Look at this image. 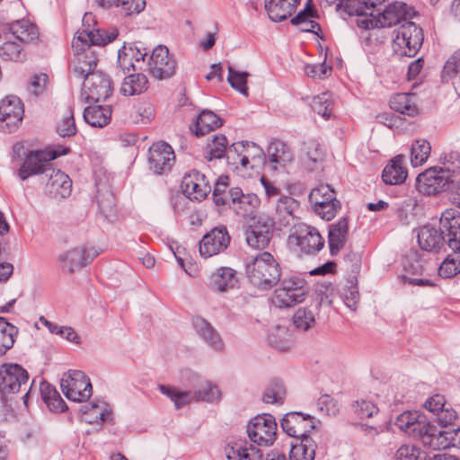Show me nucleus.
Wrapping results in <instances>:
<instances>
[{"mask_svg": "<svg viewBox=\"0 0 460 460\" xmlns=\"http://www.w3.org/2000/svg\"><path fill=\"white\" fill-rule=\"evenodd\" d=\"M49 181L47 189L54 198L64 199L70 195L72 190V181L69 176L60 170L49 169L47 172Z\"/></svg>", "mask_w": 460, "mask_h": 460, "instance_id": "393cba45", "label": "nucleus"}, {"mask_svg": "<svg viewBox=\"0 0 460 460\" xmlns=\"http://www.w3.org/2000/svg\"><path fill=\"white\" fill-rule=\"evenodd\" d=\"M267 151L269 165L273 171H277L280 167H285L293 159V154L289 146L278 139L270 143Z\"/></svg>", "mask_w": 460, "mask_h": 460, "instance_id": "c756f323", "label": "nucleus"}, {"mask_svg": "<svg viewBox=\"0 0 460 460\" xmlns=\"http://www.w3.org/2000/svg\"><path fill=\"white\" fill-rule=\"evenodd\" d=\"M229 197L232 209L243 217H252L260 204L257 195L243 194L240 188L229 190Z\"/></svg>", "mask_w": 460, "mask_h": 460, "instance_id": "412c9836", "label": "nucleus"}, {"mask_svg": "<svg viewBox=\"0 0 460 460\" xmlns=\"http://www.w3.org/2000/svg\"><path fill=\"white\" fill-rule=\"evenodd\" d=\"M349 234V223L342 217L329 226L328 244L332 256H336L344 247Z\"/></svg>", "mask_w": 460, "mask_h": 460, "instance_id": "c85d7f7f", "label": "nucleus"}, {"mask_svg": "<svg viewBox=\"0 0 460 460\" xmlns=\"http://www.w3.org/2000/svg\"><path fill=\"white\" fill-rule=\"evenodd\" d=\"M415 95L406 93H399L393 95L389 101L392 110L408 116H415L418 108L413 101Z\"/></svg>", "mask_w": 460, "mask_h": 460, "instance_id": "4c0bfd02", "label": "nucleus"}, {"mask_svg": "<svg viewBox=\"0 0 460 460\" xmlns=\"http://www.w3.org/2000/svg\"><path fill=\"white\" fill-rule=\"evenodd\" d=\"M394 460H429V457L419 447L403 445L396 451Z\"/></svg>", "mask_w": 460, "mask_h": 460, "instance_id": "bf43d9fd", "label": "nucleus"}, {"mask_svg": "<svg viewBox=\"0 0 460 460\" xmlns=\"http://www.w3.org/2000/svg\"><path fill=\"white\" fill-rule=\"evenodd\" d=\"M427 431H422L420 438L424 447L432 450H440L450 447L449 431L438 429L436 426L427 423Z\"/></svg>", "mask_w": 460, "mask_h": 460, "instance_id": "cd10ccee", "label": "nucleus"}, {"mask_svg": "<svg viewBox=\"0 0 460 460\" xmlns=\"http://www.w3.org/2000/svg\"><path fill=\"white\" fill-rule=\"evenodd\" d=\"M296 244L306 254H314L321 251L325 244L324 238L312 226L302 224L296 231Z\"/></svg>", "mask_w": 460, "mask_h": 460, "instance_id": "aec40b11", "label": "nucleus"}, {"mask_svg": "<svg viewBox=\"0 0 460 460\" xmlns=\"http://www.w3.org/2000/svg\"><path fill=\"white\" fill-rule=\"evenodd\" d=\"M246 275L258 288L270 289L279 282L281 268L271 253L263 252L247 263Z\"/></svg>", "mask_w": 460, "mask_h": 460, "instance_id": "7ed1b4c3", "label": "nucleus"}, {"mask_svg": "<svg viewBox=\"0 0 460 460\" xmlns=\"http://www.w3.org/2000/svg\"><path fill=\"white\" fill-rule=\"evenodd\" d=\"M231 236L226 226H217L203 235L199 243V254L210 258L224 252L229 246Z\"/></svg>", "mask_w": 460, "mask_h": 460, "instance_id": "f8f14e48", "label": "nucleus"}, {"mask_svg": "<svg viewBox=\"0 0 460 460\" xmlns=\"http://www.w3.org/2000/svg\"><path fill=\"white\" fill-rule=\"evenodd\" d=\"M57 131L63 137L75 135L76 127L74 119V111L71 108L67 110L66 114L58 123Z\"/></svg>", "mask_w": 460, "mask_h": 460, "instance_id": "e2e57ef3", "label": "nucleus"}, {"mask_svg": "<svg viewBox=\"0 0 460 460\" xmlns=\"http://www.w3.org/2000/svg\"><path fill=\"white\" fill-rule=\"evenodd\" d=\"M442 233L447 235V248L452 251L438 268L439 276L448 279L460 272V213L446 209L440 217Z\"/></svg>", "mask_w": 460, "mask_h": 460, "instance_id": "f03ea898", "label": "nucleus"}, {"mask_svg": "<svg viewBox=\"0 0 460 460\" xmlns=\"http://www.w3.org/2000/svg\"><path fill=\"white\" fill-rule=\"evenodd\" d=\"M228 141L224 135H215L213 139L208 143L204 152V157L208 161L221 159L226 152Z\"/></svg>", "mask_w": 460, "mask_h": 460, "instance_id": "09e8293b", "label": "nucleus"}, {"mask_svg": "<svg viewBox=\"0 0 460 460\" xmlns=\"http://www.w3.org/2000/svg\"><path fill=\"white\" fill-rule=\"evenodd\" d=\"M324 155L321 146L315 141H309L305 145V153L301 157L302 164L308 171H314L323 167Z\"/></svg>", "mask_w": 460, "mask_h": 460, "instance_id": "72a5a7b5", "label": "nucleus"}, {"mask_svg": "<svg viewBox=\"0 0 460 460\" xmlns=\"http://www.w3.org/2000/svg\"><path fill=\"white\" fill-rule=\"evenodd\" d=\"M192 325L197 333L214 349H221L223 341L215 328L204 318L196 316L192 319Z\"/></svg>", "mask_w": 460, "mask_h": 460, "instance_id": "2f4dec72", "label": "nucleus"}, {"mask_svg": "<svg viewBox=\"0 0 460 460\" xmlns=\"http://www.w3.org/2000/svg\"><path fill=\"white\" fill-rule=\"evenodd\" d=\"M293 324L296 329L305 332L315 324V315L313 310L301 307L293 315Z\"/></svg>", "mask_w": 460, "mask_h": 460, "instance_id": "6e6d98bb", "label": "nucleus"}, {"mask_svg": "<svg viewBox=\"0 0 460 460\" xmlns=\"http://www.w3.org/2000/svg\"><path fill=\"white\" fill-rule=\"evenodd\" d=\"M118 35L119 31L116 28L110 30H84L76 32L72 41V48L74 51L78 52L79 50H84V48L89 49L92 45L104 46L116 40Z\"/></svg>", "mask_w": 460, "mask_h": 460, "instance_id": "4468645a", "label": "nucleus"}, {"mask_svg": "<svg viewBox=\"0 0 460 460\" xmlns=\"http://www.w3.org/2000/svg\"><path fill=\"white\" fill-rule=\"evenodd\" d=\"M315 450V442L310 437H304L291 444L289 458L290 460H314Z\"/></svg>", "mask_w": 460, "mask_h": 460, "instance_id": "f704fd0d", "label": "nucleus"}, {"mask_svg": "<svg viewBox=\"0 0 460 460\" xmlns=\"http://www.w3.org/2000/svg\"><path fill=\"white\" fill-rule=\"evenodd\" d=\"M333 101L330 93H323L314 97L312 102L313 110L325 119L332 115Z\"/></svg>", "mask_w": 460, "mask_h": 460, "instance_id": "603ef678", "label": "nucleus"}, {"mask_svg": "<svg viewBox=\"0 0 460 460\" xmlns=\"http://www.w3.org/2000/svg\"><path fill=\"white\" fill-rule=\"evenodd\" d=\"M78 56L76 64L74 65L73 71L80 78H86L88 75L95 73L93 69L97 66V59L93 56L92 52L89 53L84 50L75 51Z\"/></svg>", "mask_w": 460, "mask_h": 460, "instance_id": "a19ab883", "label": "nucleus"}, {"mask_svg": "<svg viewBox=\"0 0 460 460\" xmlns=\"http://www.w3.org/2000/svg\"><path fill=\"white\" fill-rule=\"evenodd\" d=\"M64 395L73 402H86L92 395V385L85 374L80 370H69L60 381Z\"/></svg>", "mask_w": 460, "mask_h": 460, "instance_id": "39448f33", "label": "nucleus"}, {"mask_svg": "<svg viewBox=\"0 0 460 460\" xmlns=\"http://www.w3.org/2000/svg\"><path fill=\"white\" fill-rule=\"evenodd\" d=\"M385 0H340L337 10L349 16L357 15V25L365 30L391 27L400 24L395 31L393 49L399 56L414 57L423 43L422 29L409 21L415 11L404 3L395 2L382 10Z\"/></svg>", "mask_w": 460, "mask_h": 460, "instance_id": "f257e3e1", "label": "nucleus"}, {"mask_svg": "<svg viewBox=\"0 0 460 460\" xmlns=\"http://www.w3.org/2000/svg\"><path fill=\"white\" fill-rule=\"evenodd\" d=\"M226 456L228 460H262L260 449L247 441H233L225 447Z\"/></svg>", "mask_w": 460, "mask_h": 460, "instance_id": "a878e982", "label": "nucleus"}, {"mask_svg": "<svg viewBox=\"0 0 460 460\" xmlns=\"http://www.w3.org/2000/svg\"><path fill=\"white\" fill-rule=\"evenodd\" d=\"M439 225L441 226L440 222ZM417 239L420 247L429 252H438L445 243L447 245V235L442 233L441 226L439 231L429 226L421 227Z\"/></svg>", "mask_w": 460, "mask_h": 460, "instance_id": "5701e85b", "label": "nucleus"}, {"mask_svg": "<svg viewBox=\"0 0 460 460\" xmlns=\"http://www.w3.org/2000/svg\"><path fill=\"white\" fill-rule=\"evenodd\" d=\"M10 32L19 43L32 42L39 38V30L29 21H16L10 24Z\"/></svg>", "mask_w": 460, "mask_h": 460, "instance_id": "c9c22d12", "label": "nucleus"}, {"mask_svg": "<svg viewBox=\"0 0 460 460\" xmlns=\"http://www.w3.org/2000/svg\"><path fill=\"white\" fill-rule=\"evenodd\" d=\"M431 146L424 138H419L413 141L411 146V164L413 167L420 166L425 164L429 157Z\"/></svg>", "mask_w": 460, "mask_h": 460, "instance_id": "c03bdc74", "label": "nucleus"}, {"mask_svg": "<svg viewBox=\"0 0 460 460\" xmlns=\"http://www.w3.org/2000/svg\"><path fill=\"white\" fill-rule=\"evenodd\" d=\"M352 409L354 413L360 419L371 418L379 411L374 402L366 399H360L354 402Z\"/></svg>", "mask_w": 460, "mask_h": 460, "instance_id": "680f3d73", "label": "nucleus"}, {"mask_svg": "<svg viewBox=\"0 0 460 460\" xmlns=\"http://www.w3.org/2000/svg\"><path fill=\"white\" fill-rule=\"evenodd\" d=\"M111 113L110 105H92L84 109V119L92 127L102 128L110 123Z\"/></svg>", "mask_w": 460, "mask_h": 460, "instance_id": "473e14b6", "label": "nucleus"}, {"mask_svg": "<svg viewBox=\"0 0 460 460\" xmlns=\"http://www.w3.org/2000/svg\"><path fill=\"white\" fill-rule=\"evenodd\" d=\"M448 170L440 167H430L420 173L416 179V187L420 193L435 195L448 188L451 181Z\"/></svg>", "mask_w": 460, "mask_h": 460, "instance_id": "6e6552de", "label": "nucleus"}, {"mask_svg": "<svg viewBox=\"0 0 460 460\" xmlns=\"http://www.w3.org/2000/svg\"><path fill=\"white\" fill-rule=\"evenodd\" d=\"M273 228V219L259 217L246 230L245 239L247 244L254 249H264L268 246L272 237Z\"/></svg>", "mask_w": 460, "mask_h": 460, "instance_id": "f3484780", "label": "nucleus"}, {"mask_svg": "<svg viewBox=\"0 0 460 460\" xmlns=\"http://www.w3.org/2000/svg\"><path fill=\"white\" fill-rule=\"evenodd\" d=\"M175 160L172 147L165 142L154 143L148 150V164L155 174L171 171Z\"/></svg>", "mask_w": 460, "mask_h": 460, "instance_id": "2eb2a0df", "label": "nucleus"}, {"mask_svg": "<svg viewBox=\"0 0 460 460\" xmlns=\"http://www.w3.org/2000/svg\"><path fill=\"white\" fill-rule=\"evenodd\" d=\"M40 394L43 401L51 410L65 411L66 403L54 386L49 383L42 382L40 384Z\"/></svg>", "mask_w": 460, "mask_h": 460, "instance_id": "49530a36", "label": "nucleus"}, {"mask_svg": "<svg viewBox=\"0 0 460 460\" xmlns=\"http://www.w3.org/2000/svg\"><path fill=\"white\" fill-rule=\"evenodd\" d=\"M334 190L328 184H320L314 188L309 194V201L313 208L335 200Z\"/></svg>", "mask_w": 460, "mask_h": 460, "instance_id": "3c124183", "label": "nucleus"}, {"mask_svg": "<svg viewBox=\"0 0 460 460\" xmlns=\"http://www.w3.org/2000/svg\"><path fill=\"white\" fill-rule=\"evenodd\" d=\"M236 271L230 267H220L209 277L208 288L219 293H226L237 287Z\"/></svg>", "mask_w": 460, "mask_h": 460, "instance_id": "4be33fe9", "label": "nucleus"}, {"mask_svg": "<svg viewBox=\"0 0 460 460\" xmlns=\"http://www.w3.org/2000/svg\"><path fill=\"white\" fill-rule=\"evenodd\" d=\"M427 423L426 418L417 411H404L395 420V426L398 429L417 438L420 437L423 430L427 431Z\"/></svg>", "mask_w": 460, "mask_h": 460, "instance_id": "b1692460", "label": "nucleus"}, {"mask_svg": "<svg viewBox=\"0 0 460 460\" xmlns=\"http://www.w3.org/2000/svg\"><path fill=\"white\" fill-rule=\"evenodd\" d=\"M283 431L296 439L309 437L308 433L314 429V418L302 412L291 411L285 414L280 420Z\"/></svg>", "mask_w": 460, "mask_h": 460, "instance_id": "dca6fc26", "label": "nucleus"}, {"mask_svg": "<svg viewBox=\"0 0 460 460\" xmlns=\"http://www.w3.org/2000/svg\"><path fill=\"white\" fill-rule=\"evenodd\" d=\"M286 396V388L281 381L275 380L270 383L263 394V402L265 403L281 404Z\"/></svg>", "mask_w": 460, "mask_h": 460, "instance_id": "4d7b16f0", "label": "nucleus"}, {"mask_svg": "<svg viewBox=\"0 0 460 460\" xmlns=\"http://www.w3.org/2000/svg\"><path fill=\"white\" fill-rule=\"evenodd\" d=\"M299 0H265V10L270 20L281 22L290 17Z\"/></svg>", "mask_w": 460, "mask_h": 460, "instance_id": "7c9ffc66", "label": "nucleus"}, {"mask_svg": "<svg viewBox=\"0 0 460 460\" xmlns=\"http://www.w3.org/2000/svg\"><path fill=\"white\" fill-rule=\"evenodd\" d=\"M296 207V201L289 196H281L278 199L276 204V216L282 225H288L289 223L288 218L292 216Z\"/></svg>", "mask_w": 460, "mask_h": 460, "instance_id": "864d4df0", "label": "nucleus"}, {"mask_svg": "<svg viewBox=\"0 0 460 460\" xmlns=\"http://www.w3.org/2000/svg\"><path fill=\"white\" fill-rule=\"evenodd\" d=\"M442 79L447 82L453 80L454 87L460 95V48L446 62L442 71Z\"/></svg>", "mask_w": 460, "mask_h": 460, "instance_id": "58836bf2", "label": "nucleus"}, {"mask_svg": "<svg viewBox=\"0 0 460 460\" xmlns=\"http://www.w3.org/2000/svg\"><path fill=\"white\" fill-rule=\"evenodd\" d=\"M29 379L28 372L18 364H3L0 367V393L3 394L18 393Z\"/></svg>", "mask_w": 460, "mask_h": 460, "instance_id": "ddd939ff", "label": "nucleus"}, {"mask_svg": "<svg viewBox=\"0 0 460 460\" xmlns=\"http://www.w3.org/2000/svg\"><path fill=\"white\" fill-rule=\"evenodd\" d=\"M250 439L260 446H270L276 439L277 422L270 414L257 415L247 425Z\"/></svg>", "mask_w": 460, "mask_h": 460, "instance_id": "0eeeda50", "label": "nucleus"}, {"mask_svg": "<svg viewBox=\"0 0 460 460\" xmlns=\"http://www.w3.org/2000/svg\"><path fill=\"white\" fill-rule=\"evenodd\" d=\"M25 57L23 49L17 41L7 40L0 46V58L4 61L22 62Z\"/></svg>", "mask_w": 460, "mask_h": 460, "instance_id": "8fccbe9b", "label": "nucleus"}, {"mask_svg": "<svg viewBox=\"0 0 460 460\" xmlns=\"http://www.w3.org/2000/svg\"><path fill=\"white\" fill-rule=\"evenodd\" d=\"M249 74L246 72H239L232 66L228 67L227 82L236 91L242 94L248 96L247 77Z\"/></svg>", "mask_w": 460, "mask_h": 460, "instance_id": "13d9d810", "label": "nucleus"}, {"mask_svg": "<svg viewBox=\"0 0 460 460\" xmlns=\"http://www.w3.org/2000/svg\"><path fill=\"white\" fill-rule=\"evenodd\" d=\"M24 114L21 99L8 95L0 101V131L11 133L20 126Z\"/></svg>", "mask_w": 460, "mask_h": 460, "instance_id": "1a4fd4ad", "label": "nucleus"}, {"mask_svg": "<svg viewBox=\"0 0 460 460\" xmlns=\"http://www.w3.org/2000/svg\"><path fill=\"white\" fill-rule=\"evenodd\" d=\"M308 288L306 281L297 277L281 280L271 296V303L278 308H289L305 301Z\"/></svg>", "mask_w": 460, "mask_h": 460, "instance_id": "20e7f679", "label": "nucleus"}, {"mask_svg": "<svg viewBox=\"0 0 460 460\" xmlns=\"http://www.w3.org/2000/svg\"><path fill=\"white\" fill-rule=\"evenodd\" d=\"M98 206L100 212L105 217V218L111 220L115 217V200L111 193H107L101 197L98 200Z\"/></svg>", "mask_w": 460, "mask_h": 460, "instance_id": "774afa93", "label": "nucleus"}, {"mask_svg": "<svg viewBox=\"0 0 460 460\" xmlns=\"http://www.w3.org/2000/svg\"><path fill=\"white\" fill-rule=\"evenodd\" d=\"M314 211L323 219L332 220L341 208V202L338 199L329 201L320 206L313 208Z\"/></svg>", "mask_w": 460, "mask_h": 460, "instance_id": "69168bd1", "label": "nucleus"}, {"mask_svg": "<svg viewBox=\"0 0 460 460\" xmlns=\"http://www.w3.org/2000/svg\"><path fill=\"white\" fill-rule=\"evenodd\" d=\"M268 341L272 347L288 350L292 345V335L287 327L276 325L270 331Z\"/></svg>", "mask_w": 460, "mask_h": 460, "instance_id": "79ce46f5", "label": "nucleus"}, {"mask_svg": "<svg viewBox=\"0 0 460 460\" xmlns=\"http://www.w3.org/2000/svg\"><path fill=\"white\" fill-rule=\"evenodd\" d=\"M176 69L177 61L169 53L167 47L159 45L153 49L147 63V71L151 76L157 80H166L175 75Z\"/></svg>", "mask_w": 460, "mask_h": 460, "instance_id": "423d86ee", "label": "nucleus"}, {"mask_svg": "<svg viewBox=\"0 0 460 460\" xmlns=\"http://www.w3.org/2000/svg\"><path fill=\"white\" fill-rule=\"evenodd\" d=\"M181 189L188 199L196 201H202L211 191V186L205 174L196 170L185 173L181 181Z\"/></svg>", "mask_w": 460, "mask_h": 460, "instance_id": "a211bd4d", "label": "nucleus"}, {"mask_svg": "<svg viewBox=\"0 0 460 460\" xmlns=\"http://www.w3.org/2000/svg\"><path fill=\"white\" fill-rule=\"evenodd\" d=\"M223 120L213 111L205 110L199 113L196 120V136H203L221 127Z\"/></svg>", "mask_w": 460, "mask_h": 460, "instance_id": "ea45409f", "label": "nucleus"}, {"mask_svg": "<svg viewBox=\"0 0 460 460\" xmlns=\"http://www.w3.org/2000/svg\"><path fill=\"white\" fill-rule=\"evenodd\" d=\"M196 402L203 401L208 402H217L221 398V393L217 386L207 382L198 391L194 392Z\"/></svg>", "mask_w": 460, "mask_h": 460, "instance_id": "052dcab7", "label": "nucleus"}, {"mask_svg": "<svg viewBox=\"0 0 460 460\" xmlns=\"http://www.w3.org/2000/svg\"><path fill=\"white\" fill-rule=\"evenodd\" d=\"M17 334V328L0 317V357L13 348Z\"/></svg>", "mask_w": 460, "mask_h": 460, "instance_id": "37998d69", "label": "nucleus"}, {"mask_svg": "<svg viewBox=\"0 0 460 460\" xmlns=\"http://www.w3.org/2000/svg\"><path fill=\"white\" fill-rule=\"evenodd\" d=\"M158 389L174 402L176 409H180L191 402H196L194 392H181L164 385H159Z\"/></svg>", "mask_w": 460, "mask_h": 460, "instance_id": "de8ad7c7", "label": "nucleus"}, {"mask_svg": "<svg viewBox=\"0 0 460 460\" xmlns=\"http://www.w3.org/2000/svg\"><path fill=\"white\" fill-rule=\"evenodd\" d=\"M98 252H94L93 255L86 254L84 247L70 248L58 255V261L60 269L67 273L73 274L77 270H80L90 263Z\"/></svg>", "mask_w": 460, "mask_h": 460, "instance_id": "6ab92c4d", "label": "nucleus"}, {"mask_svg": "<svg viewBox=\"0 0 460 460\" xmlns=\"http://www.w3.org/2000/svg\"><path fill=\"white\" fill-rule=\"evenodd\" d=\"M407 176L405 157L402 155H398L391 159L382 172V179L387 185L402 184L405 181Z\"/></svg>", "mask_w": 460, "mask_h": 460, "instance_id": "bb28decb", "label": "nucleus"}, {"mask_svg": "<svg viewBox=\"0 0 460 460\" xmlns=\"http://www.w3.org/2000/svg\"><path fill=\"white\" fill-rule=\"evenodd\" d=\"M110 417V411L106 409L105 404L92 402L84 406L83 411V420L90 424L106 421Z\"/></svg>", "mask_w": 460, "mask_h": 460, "instance_id": "a18cd8bd", "label": "nucleus"}, {"mask_svg": "<svg viewBox=\"0 0 460 460\" xmlns=\"http://www.w3.org/2000/svg\"><path fill=\"white\" fill-rule=\"evenodd\" d=\"M317 407L321 412L328 416H336L340 411L338 402L329 394H323L318 399Z\"/></svg>", "mask_w": 460, "mask_h": 460, "instance_id": "338daca9", "label": "nucleus"}, {"mask_svg": "<svg viewBox=\"0 0 460 460\" xmlns=\"http://www.w3.org/2000/svg\"><path fill=\"white\" fill-rule=\"evenodd\" d=\"M67 148L63 149L62 152H44V151H34L31 152L25 158L22 166L19 169L18 175L21 180H26L29 177L42 172H48L50 169L49 162L56 159L61 155H65L67 152Z\"/></svg>", "mask_w": 460, "mask_h": 460, "instance_id": "9d476101", "label": "nucleus"}, {"mask_svg": "<svg viewBox=\"0 0 460 460\" xmlns=\"http://www.w3.org/2000/svg\"><path fill=\"white\" fill-rule=\"evenodd\" d=\"M133 58L134 50H132V46L127 47L123 45L122 48L119 49L118 65L124 72L129 71L130 68H132L134 71L141 69V67L136 66L135 63L133 62Z\"/></svg>", "mask_w": 460, "mask_h": 460, "instance_id": "0e129e2a", "label": "nucleus"}, {"mask_svg": "<svg viewBox=\"0 0 460 460\" xmlns=\"http://www.w3.org/2000/svg\"><path fill=\"white\" fill-rule=\"evenodd\" d=\"M113 92V85L111 78L101 71L88 75L85 78L82 95L89 102H99L107 100Z\"/></svg>", "mask_w": 460, "mask_h": 460, "instance_id": "9b49d317", "label": "nucleus"}, {"mask_svg": "<svg viewBox=\"0 0 460 460\" xmlns=\"http://www.w3.org/2000/svg\"><path fill=\"white\" fill-rule=\"evenodd\" d=\"M148 88V79L142 73H136L126 76L120 87L124 96H133L146 92Z\"/></svg>", "mask_w": 460, "mask_h": 460, "instance_id": "e433bc0d", "label": "nucleus"}, {"mask_svg": "<svg viewBox=\"0 0 460 460\" xmlns=\"http://www.w3.org/2000/svg\"><path fill=\"white\" fill-rule=\"evenodd\" d=\"M41 323H43L48 330L52 333L60 336L61 338L66 339L68 341L74 342L75 344L79 343V337L75 331L69 326H60L55 323H52L47 320L45 317L41 316L40 318Z\"/></svg>", "mask_w": 460, "mask_h": 460, "instance_id": "5fc2aeb1", "label": "nucleus"}]
</instances>
